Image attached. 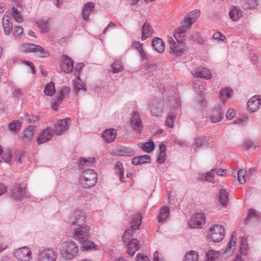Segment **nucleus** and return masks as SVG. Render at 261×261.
I'll use <instances>...</instances> for the list:
<instances>
[{
  "instance_id": "1",
  "label": "nucleus",
  "mask_w": 261,
  "mask_h": 261,
  "mask_svg": "<svg viewBox=\"0 0 261 261\" xmlns=\"http://www.w3.org/2000/svg\"><path fill=\"white\" fill-rule=\"evenodd\" d=\"M78 251V246L71 241L62 242L60 245V254L65 260H71L75 257Z\"/></svg>"
},
{
  "instance_id": "2",
  "label": "nucleus",
  "mask_w": 261,
  "mask_h": 261,
  "mask_svg": "<svg viewBox=\"0 0 261 261\" xmlns=\"http://www.w3.org/2000/svg\"><path fill=\"white\" fill-rule=\"evenodd\" d=\"M97 181V174L93 169H87L82 172L80 182L84 188H90L94 186Z\"/></svg>"
},
{
  "instance_id": "3",
  "label": "nucleus",
  "mask_w": 261,
  "mask_h": 261,
  "mask_svg": "<svg viewBox=\"0 0 261 261\" xmlns=\"http://www.w3.org/2000/svg\"><path fill=\"white\" fill-rule=\"evenodd\" d=\"M142 216L141 214L137 213L134 215L133 218L132 224L125 231L122 239L124 244H127L128 242L134 239L133 238V233L136 230L139 229V226L141 223Z\"/></svg>"
},
{
  "instance_id": "4",
  "label": "nucleus",
  "mask_w": 261,
  "mask_h": 261,
  "mask_svg": "<svg viewBox=\"0 0 261 261\" xmlns=\"http://www.w3.org/2000/svg\"><path fill=\"white\" fill-rule=\"evenodd\" d=\"M167 42L169 44V53L175 56H182L187 49L185 42H176L172 37L168 38Z\"/></svg>"
},
{
  "instance_id": "5",
  "label": "nucleus",
  "mask_w": 261,
  "mask_h": 261,
  "mask_svg": "<svg viewBox=\"0 0 261 261\" xmlns=\"http://www.w3.org/2000/svg\"><path fill=\"white\" fill-rule=\"evenodd\" d=\"M209 236L211 241L214 242L221 241L225 236V228L221 225H213L210 228Z\"/></svg>"
},
{
  "instance_id": "6",
  "label": "nucleus",
  "mask_w": 261,
  "mask_h": 261,
  "mask_svg": "<svg viewBox=\"0 0 261 261\" xmlns=\"http://www.w3.org/2000/svg\"><path fill=\"white\" fill-rule=\"evenodd\" d=\"M21 50L23 53H34L37 51L40 52L39 55L41 58H45L49 56V53L44 49L42 46L32 43H25L21 45Z\"/></svg>"
},
{
  "instance_id": "7",
  "label": "nucleus",
  "mask_w": 261,
  "mask_h": 261,
  "mask_svg": "<svg viewBox=\"0 0 261 261\" xmlns=\"http://www.w3.org/2000/svg\"><path fill=\"white\" fill-rule=\"evenodd\" d=\"M26 189L18 184H14L10 189V198L16 201H19L25 197Z\"/></svg>"
},
{
  "instance_id": "8",
  "label": "nucleus",
  "mask_w": 261,
  "mask_h": 261,
  "mask_svg": "<svg viewBox=\"0 0 261 261\" xmlns=\"http://www.w3.org/2000/svg\"><path fill=\"white\" fill-rule=\"evenodd\" d=\"M90 228L85 225L76 228L73 233V238L80 242L89 239L90 237Z\"/></svg>"
},
{
  "instance_id": "9",
  "label": "nucleus",
  "mask_w": 261,
  "mask_h": 261,
  "mask_svg": "<svg viewBox=\"0 0 261 261\" xmlns=\"http://www.w3.org/2000/svg\"><path fill=\"white\" fill-rule=\"evenodd\" d=\"M189 225L192 228H200L205 223V217L203 213H197L189 220Z\"/></svg>"
},
{
  "instance_id": "10",
  "label": "nucleus",
  "mask_w": 261,
  "mask_h": 261,
  "mask_svg": "<svg viewBox=\"0 0 261 261\" xmlns=\"http://www.w3.org/2000/svg\"><path fill=\"white\" fill-rule=\"evenodd\" d=\"M14 256L20 261H29L31 258V250L27 247H23L15 250Z\"/></svg>"
},
{
  "instance_id": "11",
  "label": "nucleus",
  "mask_w": 261,
  "mask_h": 261,
  "mask_svg": "<svg viewBox=\"0 0 261 261\" xmlns=\"http://www.w3.org/2000/svg\"><path fill=\"white\" fill-rule=\"evenodd\" d=\"M86 220L84 213L81 210L75 211L70 216L69 223L79 226H83Z\"/></svg>"
},
{
  "instance_id": "12",
  "label": "nucleus",
  "mask_w": 261,
  "mask_h": 261,
  "mask_svg": "<svg viewBox=\"0 0 261 261\" xmlns=\"http://www.w3.org/2000/svg\"><path fill=\"white\" fill-rule=\"evenodd\" d=\"M57 258V254L51 249H43L38 254V261H56Z\"/></svg>"
},
{
  "instance_id": "13",
  "label": "nucleus",
  "mask_w": 261,
  "mask_h": 261,
  "mask_svg": "<svg viewBox=\"0 0 261 261\" xmlns=\"http://www.w3.org/2000/svg\"><path fill=\"white\" fill-rule=\"evenodd\" d=\"M130 126L136 133L140 134L143 128V125L139 114L134 112L130 120Z\"/></svg>"
},
{
  "instance_id": "14",
  "label": "nucleus",
  "mask_w": 261,
  "mask_h": 261,
  "mask_svg": "<svg viewBox=\"0 0 261 261\" xmlns=\"http://www.w3.org/2000/svg\"><path fill=\"white\" fill-rule=\"evenodd\" d=\"M54 134V131L51 127H46L39 135L37 138L38 143L41 144L50 140Z\"/></svg>"
},
{
  "instance_id": "15",
  "label": "nucleus",
  "mask_w": 261,
  "mask_h": 261,
  "mask_svg": "<svg viewBox=\"0 0 261 261\" xmlns=\"http://www.w3.org/2000/svg\"><path fill=\"white\" fill-rule=\"evenodd\" d=\"M150 110L151 114L155 116H159L162 113L163 102L158 99H154L150 105Z\"/></svg>"
},
{
  "instance_id": "16",
  "label": "nucleus",
  "mask_w": 261,
  "mask_h": 261,
  "mask_svg": "<svg viewBox=\"0 0 261 261\" xmlns=\"http://www.w3.org/2000/svg\"><path fill=\"white\" fill-rule=\"evenodd\" d=\"M70 124V120L68 119L59 120L56 124L54 133L57 135H62L64 132L68 129Z\"/></svg>"
},
{
  "instance_id": "17",
  "label": "nucleus",
  "mask_w": 261,
  "mask_h": 261,
  "mask_svg": "<svg viewBox=\"0 0 261 261\" xmlns=\"http://www.w3.org/2000/svg\"><path fill=\"white\" fill-rule=\"evenodd\" d=\"M63 61L61 65V68L66 73H69L73 70L74 62L68 56L64 55L62 57Z\"/></svg>"
},
{
  "instance_id": "18",
  "label": "nucleus",
  "mask_w": 261,
  "mask_h": 261,
  "mask_svg": "<svg viewBox=\"0 0 261 261\" xmlns=\"http://www.w3.org/2000/svg\"><path fill=\"white\" fill-rule=\"evenodd\" d=\"M224 112L225 110L223 106H220L218 108L215 109L212 111L210 116L211 121L214 123L220 121Z\"/></svg>"
},
{
  "instance_id": "19",
  "label": "nucleus",
  "mask_w": 261,
  "mask_h": 261,
  "mask_svg": "<svg viewBox=\"0 0 261 261\" xmlns=\"http://www.w3.org/2000/svg\"><path fill=\"white\" fill-rule=\"evenodd\" d=\"M260 105V99L257 95H254L250 98L247 102L248 108L252 112L256 111L259 109Z\"/></svg>"
},
{
  "instance_id": "20",
  "label": "nucleus",
  "mask_w": 261,
  "mask_h": 261,
  "mask_svg": "<svg viewBox=\"0 0 261 261\" xmlns=\"http://www.w3.org/2000/svg\"><path fill=\"white\" fill-rule=\"evenodd\" d=\"M193 75L196 77L205 79H210L212 76L211 72L207 69L202 67L196 69L193 73Z\"/></svg>"
},
{
  "instance_id": "21",
  "label": "nucleus",
  "mask_w": 261,
  "mask_h": 261,
  "mask_svg": "<svg viewBox=\"0 0 261 261\" xmlns=\"http://www.w3.org/2000/svg\"><path fill=\"white\" fill-rule=\"evenodd\" d=\"M94 10V5L92 2L87 3L82 10V16L85 21L88 20L89 16L93 13Z\"/></svg>"
},
{
  "instance_id": "22",
  "label": "nucleus",
  "mask_w": 261,
  "mask_h": 261,
  "mask_svg": "<svg viewBox=\"0 0 261 261\" xmlns=\"http://www.w3.org/2000/svg\"><path fill=\"white\" fill-rule=\"evenodd\" d=\"M229 14L232 20L238 21L242 16V11L239 7L231 6L230 7Z\"/></svg>"
},
{
  "instance_id": "23",
  "label": "nucleus",
  "mask_w": 261,
  "mask_h": 261,
  "mask_svg": "<svg viewBox=\"0 0 261 261\" xmlns=\"http://www.w3.org/2000/svg\"><path fill=\"white\" fill-rule=\"evenodd\" d=\"M3 26L5 35H9L13 30V21L8 15H5L3 18Z\"/></svg>"
},
{
  "instance_id": "24",
  "label": "nucleus",
  "mask_w": 261,
  "mask_h": 261,
  "mask_svg": "<svg viewBox=\"0 0 261 261\" xmlns=\"http://www.w3.org/2000/svg\"><path fill=\"white\" fill-rule=\"evenodd\" d=\"M153 33V29L150 24L146 22L142 28V40H145L148 38L151 37Z\"/></svg>"
},
{
  "instance_id": "25",
  "label": "nucleus",
  "mask_w": 261,
  "mask_h": 261,
  "mask_svg": "<svg viewBox=\"0 0 261 261\" xmlns=\"http://www.w3.org/2000/svg\"><path fill=\"white\" fill-rule=\"evenodd\" d=\"M102 138L107 143L114 141L116 137V131L114 129H107L102 133Z\"/></svg>"
},
{
  "instance_id": "26",
  "label": "nucleus",
  "mask_w": 261,
  "mask_h": 261,
  "mask_svg": "<svg viewBox=\"0 0 261 261\" xmlns=\"http://www.w3.org/2000/svg\"><path fill=\"white\" fill-rule=\"evenodd\" d=\"M152 45L158 53H162L165 50L164 42L160 38H154L152 41Z\"/></svg>"
},
{
  "instance_id": "27",
  "label": "nucleus",
  "mask_w": 261,
  "mask_h": 261,
  "mask_svg": "<svg viewBox=\"0 0 261 261\" xmlns=\"http://www.w3.org/2000/svg\"><path fill=\"white\" fill-rule=\"evenodd\" d=\"M128 246L127 253L133 256L139 248V242L137 239H133L132 241L125 244Z\"/></svg>"
},
{
  "instance_id": "28",
  "label": "nucleus",
  "mask_w": 261,
  "mask_h": 261,
  "mask_svg": "<svg viewBox=\"0 0 261 261\" xmlns=\"http://www.w3.org/2000/svg\"><path fill=\"white\" fill-rule=\"evenodd\" d=\"M233 91L229 88H225L222 89L220 91V97L222 101V103L220 106H224V103L227 98H229L232 96Z\"/></svg>"
},
{
  "instance_id": "29",
  "label": "nucleus",
  "mask_w": 261,
  "mask_h": 261,
  "mask_svg": "<svg viewBox=\"0 0 261 261\" xmlns=\"http://www.w3.org/2000/svg\"><path fill=\"white\" fill-rule=\"evenodd\" d=\"M236 241H237L236 234V232L234 231H233L232 233L231 239H230L229 243L228 244L225 250L224 251L225 254L229 255L233 253L234 248H232L234 247L235 246Z\"/></svg>"
},
{
  "instance_id": "30",
  "label": "nucleus",
  "mask_w": 261,
  "mask_h": 261,
  "mask_svg": "<svg viewBox=\"0 0 261 261\" xmlns=\"http://www.w3.org/2000/svg\"><path fill=\"white\" fill-rule=\"evenodd\" d=\"M151 161V158L148 155H144L136 156L132 160V164L138 165L144 163H149Z\"/></svg>"
},
{
  "instance_id": "31",
  "label": "nucleus",
  "mask_w": 261,
  "mask_h": 261,
  "mask_svg": "<svg viewBox=\"0 0 261 261\" xmlns=\"http://www.w3.org/2000/svg\"><path fill=\"white\" fill-rule=\"evenodd\" d=\"M95 162V158H88V159L80 158L79 161V167L80 169H84L86 167H90L91 165Z\"/></svg>"
},
{
  "instance_id": "32",
  "label": "nucleus",
  "mask_w": 261,
  "mask_h": 261,
  "mask_svg": "<svg viewBox=\"0 0 261 261\" xmlns=\"http://www.w3.org/2000/svg\"><path fill=\"white\" fill-rule=\"evenodd\" d=\"M160 153L157 159V162L159 164L163 163L166 159V147L164 144L160 145Z\"/></svg>"
},
{
  "instance_id": "33",
  "label": "nucleus",
  "mask_w": 261,
  "mask_h": 261,
  "mask_svg": "<svg viewBox=\"0 0 261 261\" xmlns=\"http://www.w3.org/2000/svg\"><path fill=\"white\" fill-rule=\"evenodd\" d=\"M116 154L119 156H131L134 155V152L130 148L122 147L116 151Z\"/></svg>"
},
{
  "instance_id": "34",
  "label": "nucleus",
  "mask_w": 261,
  "mask_h": 261,
  "mask_svg": "<svg viewBox=\"0 0 261 261\" xmlns=\"http://www.w3.org/2000/svg\"><path fill=\"white\" fill-rule=\"evenodd\" d=\"M115 172L116 174L119 176L120 180L121 182L124 181V169L122 163L120 162L117 163L115 167Z\"/></svg>"
},
{
  "instance_id": "35",
  "label": "nucleus",
  "mask_w": 261,
  "mask_h": 261,
  "mask_svg": "<svg viewBox=\"0 0 261 261\" xmlns=\"http://www.w3.org/2000/svg\"><path fill=\"white\" fill-rule=\"evenodd\" d=\"M228 193L225 189H221L219 191V198L220 203L226 206L228 202Z\"/></svg>"
},
{
  "instance_id": "36",
  "label": "nucleus",
  "mask_w": 261,
  "mask_h": 261,
  "mask_svg": "<svg viewBox=\"0 0 261 261\" xmlns=\"http://www.w3.org/2000/svg\"><path fill=\"white\" fill-rule=\"evenodd\" d=\"M138 146L147 153L151 152L155 148L154 143L152 141L140 143L138 144Z\"/></svg>"
},
{
  "instance_id": "37",
  "label": "nucleus",
  "mask_w": 261,
  "mask_h": 261,
  "mask_svg": "<svg viewBox=\"0 0 261 261\" xmlns=\"http://www.w3.org/2000/svg\"><path fill=\"white\" fill-rule=\"evenodd\" d=\"M198 254L195 251H190L185 255L183 261H198Z\"/></svg>"
},
{
  "instance_id": "38",
  "label": "nucleus",
  "mask_w": 261,
  "mask_h": 261,
  "mask_svg": "<svg viewBox=\"0 0 261 261\" xmlns=\"http://www.w3.org/2000/svg\"><path fill=\"white\" fill-rule=\"evenodd\" d=\"M170 210L168 207H163L160 211L158 216V221L161 223L163 222L168 217Z\"/></svg>"
},
{
  "instance_id": "39",
  "label": "nucleus",
  "mask_w": 261,
  "mask_h": 261,
  "mask_svg": "<svg viewBox=\"0 0 261 261\" xmlns=\"http://www.w3.org/2000/svg\"><path fill=\"white\" fill-rule=\"evenodd\" d=\"M44 92L47 96H51L54 95L56 92L54 83L51 82L47 84L44 88Z\"/></svg>"
},
{
  "instance_id": "40",
  "label": "nucleus",
  "mask_w": 261,
  "mask_h": 261,
  "mask_svg": "<svg viewBox=\"0 0 261 261\" xmlns=\"http://www.w3.org/2000/svg\"><path fill=\"white\" fill-rule=\"evenodd\" d=\"M220 256L219 252L214 250H209L206 253V261H215L218 259Z\"/></svg>"
},
{
  "instance_id": "41",
  "label": "nucleus",
  "mask_w": 261,
  "mask_h": 261,
  "mask_svg": "<svg viewBox=\"0 0 261 261\" xmlns=\"http://www.w3.org/2000/svg\"><path fill=\"white\" fill-rule=\"evenodd\" d=\"M80 243L82 244L81 249L83 250H90L94 249L96 247V245L93 242L89 241L88 239H86L83 242H81Z\"/></svg>"
},
{
  "instance_id": "42",
  "label": "nucleus",
  "mask_w": 261,
  "mask_h": 261,
  "mask_svg": "<svg viewBox=\"0 0 261 261\" xmlns=\"http://www.w3.org/2000/svg\"><path fill=\"white\" fill-rule=\"evenodd\" d=\"M243 6L245 9H254L257 4V0H242Z\"/></svg>"
},
{
  "instance_id": "43",
  "label": "nucleus",
  "mask_w": 261,
  "mask_h": 261,
  "mask_svg": "<svg viewBox=\"0 0 261 261\" xmlns=\"http://www.w3.org/2000/svg\"><path fill=\"white\" fill-rule=\"evenodd\" d=\"M21 123L18 120L14 121L9 124V129L13 132H18L21 128Z\"/></svg>"
},
{
  "instance_id": "44",
  "label": "nucleus",
  "mask_w": 261,
  "mask_h": 261,
  "mask_svg": "<svg viewBox=\"0 0 261 261\" xmlns=\"http://www.w3.org/2000/svg\"><path fill=\"white\" fill-rule=\"evenodd\" d=\"M176 118V114L174 112H170L166 120V124L169 127L171 128L173 126L174 120Z\"/></svg>"
},
{
  "instance_id": "45",
  "label": "nucleus",
  "mask_w": 261,
  "mask_h": 261,
  "mask_svg": "<svg viewBox=\"0 0 261 261\" xmlns=\"http://www.w3.org/2000/svg\"><path fill=\"white\" fill-rule=\"evenodd\" d=\"M12 158L14 159L15 161L17 163H21L22 159L23 156V152L21 150H17L14 151V153L12 154Z\"/></svg>"
},
{
  "instance_id": "46",
  "label": "nucleus",
  "mask_w": 261,
  "mask_h": 261,
  "mask_svg": "<svg viewBox=\"0 0 261 261\" xmlns=\"http://www.w3.org/2000/svg\"><path fill=\"white\" fill-rule=\"evenodd\" d=\"M12 17L16 22H20L22 21V17L18 10L15 7L12 8Z\"/></svg>"
},
{
  "instance_id": "47",
  "label": "nucleus",
  "mask_w": 261,
  "mask_h": 261,
  "mask_svg": "<svg viewBox=\"0 0 261 261\" xmlns=\"http://www.w3.org/2000/svg\"><path fill=\"white\" fill-rule=\"evenodd\" d=\"M70 88L67 87H64L60 91V95L58 96V100L61 102L65 97L69 93Z\"/></svg>"
},
{
  "instance_id": "48",
  "label": "nucleus",
  "mask_w": 261,
  "mask_h": 261,
  "mask_svg": "<svg viewBox=\"0 0 261 261\" xmlns=\"http://www.w3.org/2000/svg\"><path fill=\"white\" fill-rule=\"evenodd\" d=\"M191 39L195 42L198 43V44H203L204 42V40L203 38L200 36V34L197 32H195L193 33V34L191 35Z\"/></svg>"
},
{
  "instance_id": "49",
  "label": "nucleus",
  "mask_w": 261,
  "mask_h": 261,
  "mask_svg": "<svg viewBox=\"0 0 261 261\" xmlns=\"http://www.w3.org/2000/svg\"><path fill=\"white\" fill-rule=\"evenodd\" d=\"M216 172V168H213L209 172H207L205 175V179L208 182H215L214 179L215 174Z\"/></svg>"
},
{
  "instance_id": "50",
  "label": "nucleus",
  "mask_w": 261,
  "mask_h": 261,
  "mask_svg": "<svg viewBox=\"0 0 261 261\" xmlns=\"http://www.w3.org/2000/svg\"><path fill=\"white\" fill-rule=\"evenodd\" d=\"M258 143L253 142L251 140L247 139L244 142V146L246 149H255L258 146Z\"/></svg>"
},
{
  "instance_id": "51",
  "label": "nucleus",
  "mask_w": 261,
  "mask_h": 261,
  "mask_svg": "<svg viewBox=\"0 0 261 261\" xmlns=\"http://www.w3.org/2000/svg\"><path fill=\"white\" fill-rule=\"evenodd\" d=\"M246 171L244 169H240L238 172V180L241 184H244L246 181Z\"/></svg>"
},
{
  "instance_id": "52",
  "label": "nucleus",
  "mask_w": 261,
  "mask_h": 261,
  "mask_svg": "<svg viewBox=\"0 0 261 261\" xmlns=\"http://www.w3.org/2000/svg\"><path fill=\"white\" fill-rule=\"evenodd\" d=\"M35 132V126L33 125H29L24 130V136L27 138H31L34 135Z\"/></svg>"
},
{
  "instance_id": "53",
  "label": "nucleus",
  "mask_w": 261,
  "mask_h": 261,
  "mask_svg": "<svg viewBox=\"0 0 261 261\" xmlns=\"http://www.w3.org/2000/svg\"><path fill=\"white\" fill-rule=\"evenodd\" d=\"M79 80L80 82L77 81L74 85V90L76 93H79L81 92L82 93H84L85 91V89L84 88V85L83 83H81V80L79 77Z\"/></svg>"
},
{
  "instance_id": "54",
  "label": "nucleus",
  "mask_w": 261,
  "mask_h": 261,
  "mask_svg": "<svg viewBox=\"0 0 261 261\" xmlns=\"http://www.w3.org/2000/svg\"><path fill=\"white\" fill-rule=\"evenodd\" d=\"M112 71L115 73H118L120 71H121L123 69V66L122 65L118 63V62H114L112 65Z\"/></svg>"
},
{
  "instance_id": "55",
  "label": "nucleus",
  "mask_w": 261,
  "mask_h": 261,
  "mask_svg": "<svg viewBox=\"0 0 261 261\" xmlns=\"http://www.w3.org/2000/svg\"><path fill=\"white\" fill-rule=\"evenodd\" d=\"M173 36L176 41V42L177 43H180V42H184V41L185 40V37L186 35L184 34H180L178 33H174Z\"/></svg>"
},
{
  "instance_id": "56",
  "label": "nucleus",
  "mask_w": 261,
  "mask_h": 261,
  "mask_svg": "<svg viewBox=\"0 0 261 261\" xmlns=\"http://www.w3.org/2000/svg\"><path fill=\"white\" fill-rule=\"evenodd\" d=\"M38 26L44 32H46L48 30V27L47 21L40 20L38 21Z\"/></svg>"
},
{
  "instance_id": "57",
  "label": "nucleus",
  "mask_w": 261,
  "mask_h": 261,
  "mask_svg": "<svg viewBox=\"0 0 261 261\" xmlns=\"http://www.w3.org/2000/svg\"><path fill=\"white\" fill-rule=\"evenodd\" d=\"M206 141L204 138L202 137H198L196 139L195 141V145L196 148L202 147L206 145Z\"/></svg>"
},
{
  "instance_id": "58",
  "label": "nucleus",
  "mask_w": 261,
  "mask_h": 261,
  "mask_svg": "<svg viewBox=\"0 0 261 261\" xmlns=\"http://www.w3.org/2000/svg\"><path fill=\"white\" fill-rule=\"evenodd\" d=\"M257 216V214L256 211L254 210H250L248 212V216L245 219V222L246 223H249L251 219L253 217H256Z\"/></svg>"
},
{
  "instance_id": "59",
  "label": "nucleus",
  "mask_w": 261,
  "mask_h": 261,
  "mask_svg": "<svg viewBox=\"0 0 261 261\" xmlns=\"http://www.w3.org/2000/svg\"><path fill=\"white\" fill-rule=\"evenodd\" d=\"M193 19L191 17L189 14L185 16L184 25H185V26L187 27H189L191 24L193 23Z\"/></svg>"
},
{
  "instance_id": "60",
  "label": "nucleus",
  "mask_w": 261,
  "mask_h": 261,
  "mask_svg": "<svg viewBox=\"0 0 261 261\" xmlns=\"http://www.w3.org/2000/svg\"><path fill=\"white\" fill-rule=\"evenodd\" d=\"M236 113L233 109H229L226 112V117L229 120H231L236 116Z\"/></svg>"
},
{
  "instance_id": "61",
  "label": "nucleus",
  "mask_w": 261,
  "mask_h": 261,
  "mask_svg": "<svg viewBox=\"0 0 261 261\" xmlns=\"http://www.w3.org/2000/svg\"><path fill=\"white\" fill-rule=\"evenodd\" d=\"M23 33V29L21 27L17 26L14 28L13 34L16 36L20 37Z\"/></svg>"
},
{
  "instance_id": "62",
  "label": "nucleus",
  "mask_w": 261,
  "mask_h": 261,
  "mask_svg": "<svg viewBox=\"0 0 261 261\" xmlns=\"http://www.w3.org/2000/svg\"><path fill=\"white\" fill-rule=\"evenodd\" d=\"M157 68V65L155 64H149L146 66V70L147 73H150L154 71Z\"/></svg>"
},
{
  "instance_id": "63",
  "label": "nucleus",
  "mask_w": 261,
  "mask_h": 261,
  "mask_svg": "<svg viewBox=\"0 0 261 261\" xmlns=\"http://www.w3.org/2000/svg\"><path fill=\"white\" fill-rule=\"evenodd\" d=\"M213 38L216 40H219L221 41H224L226 39L225 36L224 35L218 32L214 34Z\"/></svg>"
},
{
  "instance_id": "64",
  "label": "nucleus",
  "mask_w": 261,
  "mask_h": 261,
  "mask_svg": "<svg viewBox=\"0 0 261 261\" xmlns=\"http://www.w3.org/2000/svg\"><path fill=\"white\" fill-rule=\"evenodd\" d=\"M200 14V11L198 10H195L189 13V15L193 19V20H195L199 16Z\"/></svg>"
}]
</instances>
